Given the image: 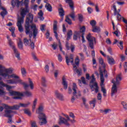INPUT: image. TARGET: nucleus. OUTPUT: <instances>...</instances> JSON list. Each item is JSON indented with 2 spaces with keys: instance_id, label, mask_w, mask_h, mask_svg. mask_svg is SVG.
<instances>
[{
  "instance_id": "obj_49",
  "label": "nucleus",
  "mask_w": 127,
  "mask_h": 127,
  "mask_svg": "<svg viewBox=\"0 0 127 127\" xmlns=\"http://www.w3.org/2000/svg\"><path fill=\"white\" fill-rule=\"evenodd\" d=\"M28 46L30 47V48L31 49H32V50H34L35 45L34 43L33 42L31 41V42L30 43V45Z\"/></svg>"
},
{
  "instance_id": "obj_43",
  "label": "nucleus",
  "mask_w": 127,
  "mask_h": 127,
  "mask_svg": "<svg viewBox=\"0 0 127 127\" xmlns=\"http://www.w3.org/2000/svg\"><path fill=\"white\" fill-rule=\"evenodd\" d=\"M2 87H6V90H7V91H9H9H11L10 90V89L12 88L11 86L4 83V84H3Z\"/></svg>"
},
{
  "instance_id": "obj_28",
  "label": "nucleus",
  "mask_w": 127,
  "mask_h": 127,
  "mask_svg": "<svg viewBox=\"0 0 127 127\" xmlns=\"http://www.w3.org/2000/svg\"><path fill=\"white\" fill-rule=\"evenodd\" d=\"M5 95H6L5 89H4L3 86L0 85V96H5Z\"/></svg>"
},
{
  "instance_id": "obj_55",
  "label": "nucleus",
  "mask_w": 127,
  "mask_h": 127,
  "mask_svg": "<svg viewBox=\"0 0 127 127\" xmlns=\"http://www.w3.org/2000/svg\"><path fill=\"white\" fill-rule=\"evenodd\" d=\"M80 32H77V31H75L74 32V34L77 37H79V38H80L81 37V35H80V33H81V29L80 30Z\"/></svg>"
},
{
  "instance_id": "obj_63",
  "label": "nucleus",
  "mask_w": 127,
  "mask_h": 127,
  "mask_svg": "<svg viewBox=\"0 0 127 127\" xmlns=\"http://www.w3.org/2000/svg\"><path fill=\"white\" fill-rule=\"evenodd\" d=\"M67 93L69 95H71V94H72V88H71L70 87H68V92H67Z\"/></svg>"
},
{
  "instance_id": "obj_47",
  "label": "nucleus",
  "mask_w": 127,
  "mask_h": 127,
  "mask_svg": "<svg viewBox=\"0 0 127 127\" xmlns=\"http://www.w3.org/2000/svg\"><path fill=\"white\" fill-rule=\"evenodd\" d=\"M90 23L92 27H94V26H96V24H97V22H96V21H95L94 20H92L90 21Z\"/></svg>"
},
{
  "instance_id": "obj_22",
  "label": "nucleus",
  "mask_w": 127,
  "mask_h": 127,
  "mask_svg": "<svg viewBox=\"0 0 127 127\" xmlns=\"http://www.w3.org/2000/svg\"><path fill=\"white\" fill-rule=\"evenodd\" d=\"M22 3H23V0H21V1H19V0H15L14 4L13 3H11V4L12 6L16 5L17 7H19L20 4H22Z\"/></svg>"
},
{
  "instance_id": "obj_42",
  "label": "nucleus",
  "mask_w": 127,
  "mask_h": 127,
  "mask_svg": "<svg viewBox=\"0 0 127 127\" xmlns=\"http://www.w3.org/2000/svg\"><path fill=\"white\" fill-rule=\"evenodd\" d=\"M71 61L72 60H71L70 58H69V57H68L67 56H65V62L67 65H69V63H70Z\"/></svg>"
},
{
  "instance_id": "obj_41",
  "label": "nucleus",
  "mask_w": 127,
  "mask_h": 127,
  "mask_svg": "<svg viewBox=\"0 0 127 127\" xmlns=\"http://www.w3.org/2000/svg\"><path fill=\"white\" fill-rule=\"evenodd\" d=\"M29 86L32 90H33V88H34V84H33V82L31 81V79L29 78Z\"/></svg>"
},
{
  "instance_id": "obj_7",
  "label": "nucleus",
  "mask_w": 127,
  "mask_h": 127,
  "mask_svg": "<svg viewBox=\"0 0 127 127\" xmlns=\"http://www.w3.org/2000/svg\"><path fill=\"white\" fill-rule=\"evenodd\" d=\"M111 7L114 10V15H115V16L116 15H117V20H118V21H122V20H123V19L124 17L122 16V15L120 14V12H121V9H117V6H116L115 3H113V5Z\"/></svg>"
},
{
  "instance_id": "obj_38",
  "label": "nucleus",
  "mask_w": 127,
  "mask_h": 127,
  "mask_svg": "<svg viewBox=\"0 0 127 127\" xmlns=\"http://www.w3.org/2000/svg\"><path fill=\"white\" fill-rule=\"evenodd\" d=\"M18 47L20 50H23V43L21 40H20L18 43Z\"/></svg>"
},
{
  "instance_id": "obj_48",
  "label": "nucleus",
  "mask_w": 127,
  "mask_h": 127,
  "mask_svg": "<svg viewBox=\"0 0 127 127\" xmlns=\"http://www.w3.org/2000/svg\"><path fill=\"white\" fill-rule=\"evenodd\" d=\"M97 100L100 101L99 104H101V103H102V94L100 93H99L97 95Z\"/></svg>"
},
{
  "instance_id": "obj_36",
  "label": "nucleus",
  "mask_w": 127,
  "mask_h": 127,
  "mask_svg": "<svg viewBox=\"0 0 127 127\" xmlns=\"http://www.w3.org/2000/svg\"><path fill=\"white\" fill-rule=\"evenodd\" d=\"M67 37L66 40H69L71 39V36L73 35V32L72 30H68V32L67 33Z\"/></svg>"
},
{
  "instance_id": "obj_17",
  "label": "nucleus",
  "mask_w": 127,
  "mask_h": 127,
  "mask_svg": "<svg viewBox=\"0 0 127 127\" xmlns=\"http://www.w3.org/2000/svg\"><path fill=\"white\" fill-rule=\"evenodd\" d=\"M114 44H117V46H118V47H119V48H120L121 50H123V49H124V42H123L122 41H120V42H119L118 40L115 39L114 40V42H113V45Z\"/></svg>"
},
{
  "instance_id": "obj_26",
  "label": "nucleus",
  "mask_w": 127,
  "mask_h": 127,
  "mask_svg": "<svg viewBox=\"0 0 127 127\" xmlns=\"http://www.w3.org/2000/svg\"><path fill=\"white\" fill-rule=\"evenodd\" d=\"M19 84H20L21 85H23L24 86V89L25 90V91H27V89L28 88V87H29V85H28L27 83L23 82L22 80L19 79Z\"/></svg>"
},
{
  "instance_id": "obj_4",
  "label": "nucleus",
  "mask_w": 127,
  "mask_h": 127,
  "mask_svg": "<svg viewBox=\"0 0 127 127\" xmlns=\"http://www.w3.org/2000/svg\"><path fill=\"white\" fill-rule=\"evenodd\" d=\"M29 0H25L24 3L25 4V7L24 8H21V17L18 18V21L17 22V26L18 28V30L20 32H23V27H22V24L23 23L24 21V17L26 15V13L29 12V9L28 8V3Z\"/></svg>"
},
{
  "instance_id": "obj_23",
  "label": "nucleus",
  "mask_w": 127,
  "mask_h": 127,
  "mask_svg": "<svg viewBox=\"0 0 127 127\" xmlns=\"http://www.w3.org/2000/svg\"><path fill=\"white\" fill-rule=\"evenodd\" d=\"M32 96V93L29 91L26 90V91L23 92L22 93V95H21V97H31Z\"/></svg>"
},
{
  "instance_id": "obj_61",
  "label": "nucleus",
  "mask_w": 127,
  "mask_h": 127,
  "mask_svg": "<svg viewBox=\"0 0 127 127\" xmlns=\"http://www.w3.org/2000/svg\"><path fill=\"white\" fill-rule=\"evenodd\" d=\"M44 27H45V25H42L40 27V29L42 32H44L45 31V29H44Z\"/></svg>"
},
{
  "instance_id": "obj_31",
  "label": "nucleus",
  "mask_w": 127,
  "mask_h": 127,
  "mask_svg": "<svg viewBox=\"0 0 127 127\" xmlns=\"http://www.w3.org/2000/svg\"><path fill=\"white\" fill-rule=\"evenodd\" d=\"M78 81L79 82L78 84H79V86H81V85H82V83H81V82H82V84H84V85L87 84V82H86V80L85 79V77H82L81 78V80L78 79Z\"/></svg>"
},
{
  "instance_id": "obj_57",
  "label": "nucleus",
  "mask_w": 127,
  "mask_h": 127,
  "mask_svg": "<svg viewBox=\"0 0 127 127\" xmlns=\"http://www.w3.org/2000/svg\"><path fill=\"white\" fill-rule=\"evenodd\" d=\"M125 73H127V62H125L124 64Z\"/></svg>"
},
{
  "instance_id": "obj_51",
  "label": "nucleus",
  "mask_w": 127,
  "mask_h": 127,
  "mask_svg": "<svg viewBox=\"0 0 127 127\" xmlns=\"http://www.w3.org/2000/svg\"><path fill=\"white\" fill-rule=\"evenodd\" d=\"M58 59L59 62H62V60H63V58L60 54H59V55H58Z\"/></svg>"
},
{
  "instance_id": "obj_19",
  "label": "nucleus",
  "mask_w": 127,
  "mask_h": 127,
  "mask_svg": "<svg viewBox=\"0 0 127 127\" xmlns=\"http://www.w3.org/2000/svg\"><path fill=\"white\" fill-rule=\"evenodd\" d=\"M85 31H86V27L85 26H83L81 28H80V33H82L81 37H82V41L83 43L85 42V38H84V34H85Z\"/></svg>"
},
{
  "instance_id": "obj_58",
  "label": "nucleus",
  "mask_w": 127,
  "mask_h": 127,
  "mask_svg": "<svg viewBox=\"0 0 127 127\" xmlns=\"http://www.w3.org/2000/svg\"><path fill=\"white\" fill-rule=\"evenodd\" d=\"M87 11L88 13H89V14H90V13H92V12L93 11V8H92V7H88L87 8Z\"/></svg>"
},
{
  "instance_id": "obj_13",
  "label": "nucleus",
  "mask_w": 127,
  "mask_h": 127,
  "mask_svg": "<svg viewBox=\"0 0 127 127\" xmlns=\"http://www.w3.org/2000/svg\"><path fill=\"white\" fill-rule=\"evenodd\" d=\"M2 107L3 108H4V109H10V110H19V108H20V106L19 105H15L12 106H10L4 104H2Z\"/></svg>"
},
{
  "instance_id": "obj_29",
  "label": "nucleus",
  "mask_w": 127,
  "mask_h": 127,
  "mask_svg": "<svg viewBox=\"0 0 127 127\" xmlns=\"http://www.w3.org/2000/svg\"><path fill=\"white\" fill-rule=\"evenodd\" d=\"M107 60L110 65H114V64H115V60H114V58H113L112 57H110L108 56Z\"/></svg>"
},
{
  "instance_id": "obj_60",
  "label": "nucleus",
  "mask_w": 127,
  "mask_h": 127,
  "mask_svg": "<svg viewBox=\"0 0 127 127\" xmlns=\"http://www.w3.org/2000/svg\"><path fill=\"white\" fill-rule=\"evenodd\" d=\"M113 33L114 34H115V35L117 37H119V29H117V30L115 31V32H113Z\"/></svg>"
},
{
  "instance_id": "obj_50",
  "label": "nucleus",
  "mask_w": 127,
  "mask_h": 127,
  "mask_svg": "<svg viewBox=\"0 0 127 127\" xmlns=\"http://www.w3.org/2000/svg\"><path fill=\"white\" fill-rule=\"evenodd\" d=\"M31 127H38L36 125V122L35 121L31 122Z\"/></svg>"
},
{
  "instance_id": "obj_5",
  "label": "nucleus",
  "mask_w": 127,
  "mask_h": 127,
  "mask_svg": "<svg viewBox=\"0 0 127 127\" xmlns=\"http://www.w3.org/2000/svg\"><path fill=\"white\" fill-rule=\"evenodd\" d=\"M121 81H122V74H119L116 77V81L115 80H112V83H113V85L112 86V88L111 89V96L113 97L115 94H117L118 93V87L117 86H119L121 83Z\"/></svg>"
},
{
  "instance_id": "obj_11",
  "label": "nucleus",
  "mask_w": 127,
  "mask_h": 127,
  "mask_svg": "<svg viewBox=\"0 0 127 127\" xmlns=\"http://www.w3.org/2000/svg\"><path fill=\"white\" fill-rule=\"evenodd\" d=\"M86 39L88 40L89 42V47L91 49H94V41L96 42V39L95 37L91 36V33H89Z\"/></svg>"
},
{
  "instance_id": "obj_1",
  "label": "nucleus",
  "mask_w": 127,
  "mask_h": 127,
  "mask_svg": "<svg viewBox=\"0 0 127 127\" xmlns=\"http://www.w3.org/2000/svg\"><path fill=\"white\" fill-rule=\"evenodd\" d=\"M33 21V15L29 14L26 17V19L25 24V33L26 35L29 36V40L26 38L23 39L24 44L25 46H28L31 42V38L36 40V36L38 34V28L36 27L35 24H29Z\"/></svg>"
},
{
  "instance_id": "obj_6",
  "label": "nucleus",
  "mask_w": 127,
  "mask_h": 127,
  "mask_svg": "<svg viewBox=\"0 0 127 127\" xmlns=\"http://www.w3.org/2000/svg\"><path fill=\"white\" fill-rule=\"evenodd\" d=\"M8 43L10 47H11V48L13 49L15 57L18 59V60H21L20 53L18 52V50H17V49L15 48V46H14V43H13V41L11 40V39H9V41H8Z\"/></svg>"
},
{
  "instance_id": "obj_62",
  "label": "nucleus",
  "mask_w": 127,
  "mask_h": 127,
  "mask_svg": "<svg viewBox=\"0 0 127 127\" xmlns=\"http://www.w3.org/2000/svg\"><path fill=\"white\" fill-rule=\"evenodd\" d=\"M110 112H111V109H105L104 110V114L107 115V114H109Z\"/></svg>"
},
{
  "instance_id": "obj_40",
  "label": "nucleus",
  "mask_w": 127,
  "mask_h": 127,
  "mask_svg": "<svg viewBox=\"0 0 127 127\" xmlns=\"http://www.w3.org/2000/svg\"><path fill=\"white\" fill-rule=\"evenodd\" d=\"M65 22H67L68 24H69V25H71L72 24V20H71V19L69 18V17L68 16H66L65 19Z\"/></svg>"
},
{
  "instance_id": "obj_12",
  "label": "nucleus",
  "mask_w": 127,
  "mask_h": 127,
  "mask_svg": "<svg viewBox=\"0 0 127 127\" xmlns=\"http://www.w3.org/2000/svg\"><path fill=\"white\" fill-rule=\"evenodd\" d=\"M9 94L10 96H15L13 97V99L15 100H19L21 99V96H22V93L18 92L17 91H14L12 90H9Z\"/></svg>"
},
{
  "instance_id": "obj_46",
  "label": "nucleus",
  "mask_w": 127,
  "mask_h": 127,
  "mask_svg": "<svg viewBox=\"0 0 127 127\" xmlns=\"http://www.w3.org/2000/svg\"><path fill=\"white\" fill-rule=\"evenodd\" d=\"M24 113L29 116H31V112L29 109H25L24 110Z\"/></svg>"
},
{
  "instance_id": "obj_30",
  "label": "nucleus",
  "mask_w": 127,
  "mask_h": 127,
  "mask_svg": "<svg viewBox=\"0 0 127 127\" xmlns=\"http://www.w3.org/2000/svg\"><path fill=\"white\" fill-rule=\"evenodd\" d=\"M92 31L93 32H97V33H99V32L101 31V28L99 26H94V27H92Z\"/></svg>"
},
{
  "instance_id": "obj_39",
  "label": "nucleus",
  "mask_w": 127,
  "mask_h": 127,
  "mask_svg": "<svg viewBox=\"0 0 127 127\" xmlns=\"http://www.w3.org/2000/svg\"><path fill=\"white\" fill-rule=\"evenodd\" d=\"M30 105V102H27L26 104H23V103H19V106L20 107H22V108H27V107H28Z\"/></svg>"
},
{
  "instance_id": "obj_53",
  "label": "nucleus",
  "mask_w": 127,
  "mask_h": 127,
  "mask_svg": "<svg viewBox=\"0 0 127 127\" xmlns=\"http://www.w3.org/2000/svg\"><path fill=\"white\" fill-rule=\"evenodd\" d=\"M79 56H80V59L82 61L85 60V56H84V54L83 53H79Z\"/></svg>"
},
{
  "instance_id": "obj_59",
  "label": "nucleus",
  "mask_w": 127,
  "mask_h": 127,
  "mask_svg": "<svg viewBox=\"0 0 127 127\" xmlns=\"http://www.w3.org/2000/svg\"><path fill=\"white\" fill-rule=\"evenodd\" d=\"M58 74H59V70H55L54 74L55 78H57L58 77Z\"/></svg>"
},
{
  "instance_id": "obj_25",
  "label": "nucleus",
  "mask_w": 127,
  "mask_h": 127,
  "mask_svg": "<svg viewBox=\"0 0 127 127\" xmlns=\"http://www.w3.org/2000/svg\"><path fill=\"white\" fill-rule=\"evenodd\" d=\"M65 2L68 3L69 7L72 10H74V2L72 0H65Z\"/></svg>"
},
{
  "instance_id": "obj_21",
  "label": "nucleus",
  "mask_w": 127,
  "mask_h": 127,
  "mask_svg": "<svg viewBox=\"0 0 127 127\" xmlns=\"http://www.w3.org/2000/svg\"><path fill=\"white\" fill-rule=\"evenodd\" d=\"M62 84L64 90L68 89V82H67V80H66V78H65V76L63 77V81Z\"/></svg>"
},
{
  "instance_id": "obj_27",
  "label": "nucleus",
  "mask_w": 127,
  "mask_h": 127,
  "mask_svg": "<svg viewBox=\"0 0 127 127\" xmlns=\"http://www.w3.org/2000/svg\"><path fill=\"white\" fill-rule=\"evenodd\" d=\"M44 109V106L43 105H41L39 106V108L38 109L36 110V114H42V112H43V110Z\"/></svg>"
},
{
  "instance_id": "obj_16",
  "label": "nucleus",
  "mask_w": 127,
  "mask_h": 127,
  "mask_svg": "<svg viewBox=\"0 0 127 127\" xmlns=\"http://www.w3.org/2000/svg\"><path fill=\"white\" fill-rule=\"evenodd\" d=\"M62 124H64V125H65V126H67V127L70 126V124L69 123L67 122V120L65 119V118L60 116V122H59V125L61 126V125H62Z\"/></svg>"
},
{
  "instance_id": "obj_64",
  "label": "nucleus",
  "mask_w": 127,
  "mask_h": 127,
  "mask_svg": "<svg viewBox=\"0 0 127 127\" xmlns=\"http://www.w3.org/2000/svg\"><path fill=\"white\" fill-rule=\"evenodd\" d=\"M106 42L107 44H112V41H111V40L109 38L106 39Z\"/></svg>"
},
{
  "instance_id": "obj_9",
  "label": "nucleus",
  "mask_w": 127,
  "mask_h": 127,
  "mask_svg": "<svg viewBox=\"0 0 127 127\" xmlns=\"http://www.w3.org/2000/svg\"><path fill=\"white\" fill-rule=\"evenodd\" d=\"M77 89H78L77 85L76 83H73L72 86V90L73 91L72 95L73 96H75L76 99H78V98L82 96V94L81 93V91L80 90H77Z\"/></svg>"
},
{
  "instance_id": "obj_2",
  "label": "nucleus",
  "mask_w": 127,
  "mask_h": 127,
  "mask_svg": "<svg viewBox=\"0 0 127 127\" xmlns=\"http://www.w3.org/2000/svg\"><path fill=\"white\" fill-rule=\"evenodd\" d=\"M13 71V69L12 68L10 67L8 68H6L5 66L0 64V76H1L4 79H10L11 78H13L12 79H9L6 80V83L7 84H19V76L17 75L12 73ZM10 74H12L10 75Z\"/></svg>"
},
{
  "instance_id": "obj_37",
  "label": "nucleus",
  "mask_w": 127,
  "mask_h": 127,
  "mask_svg": "<svg viewBox=\"0 0 127 127\" xmlns=\"http://www.w3.org/2000/svg\"><path fill=\"white\" fill-rule=\"evenodd\" d=\"M41 82L42 85H43V87H47V85H46V78L45 77H42Z\"/></svg>"
},
{
  "instance_id": "obj_15",
  "label": "nucleus",
  "mask_w": 127,
  "mask_h": 127,
  "mask_svg": "<svg viewBox=\"0 0 127 127\" xmlns=\"http://www.w3.org/2000/svg\"><path fill=\"white\" fill-rule=\"evenodd\" d=\"M55 96L57 99H58V100H60V101H64V96H63V94H62L61 93L59 92L58 90L55 91Z\"/></svg>"
},
{
  "instance_id": "obj_56",
  "label": "nucleus",
  "mask_w": 127,
  "mask_h": 127,
  "mask_svg": "<svg viewBox=\"0 0 127 127\" xmlns=\"http://www.w3.org/2000/svg\"><path fill=\"white\" fill-rule=\"evenodd\" d=\"M21 73L22 75H26V70H25V68H22L21 69Z\"/></svg>"
},
{
  "instance_id": "obj_3",
  "label": "nucleus",
  "mask_w": 127,
  "mask_h": 127,
  "mask_svg": "<svg viewBox=\"0 0 127 127\" xmlns=\"http://www.w3.org/2000/svg\"><path fill=\"white\" fill-rule=\"evenodd\" d=\"M99 61L100 64L102 66L103 68V71L101 69V67L99 68L100 75V80L101 83L100 86L101 87V92L103 93V97H107V90L105 88L104 86V83L105 82V78H104V75L106 78H108V71L106 70V64L104 63V60L102 58L99 59Z\"/></svg>"
},
{
  "instance_id": "obj_18",
  "label": "nucleus",
  "mask_w": 127,
  "mask_h": 127,
  "mask_svg": "<svg viewBox=\"0 0 127 127\" xmlns=\"http://www.w3.org/2000/svg\"><path fill=\"white\" fill-rule=\"evenodd\" d=\"M0 7L1 9H2V11L1 12L0 15L2 16V18H4V16L7 14V11L5 9V8H3V7L1 6V0H0Z\"/></svg>"
},
{
  "instance_id": "obj_45",
  "label": "nucleus",
  "mask_w": 127,
  "mask_h": 127,
  "mask_svg": "<svg viewBox=\"0 0 127 127\" xmlns=\"http://www.w3.org/2000/svg\"><path fill=\"white\" fill-rule=\"evenodd\" d=\"M121 104L123 107V109H125V110L126 111H127V102L123 101L122 102Z\"/></svg>"
},
{
  "instance_id": "obj_32",
  "label": "nucleus",
  "mask_w": 127,
  "mask_h": 127,
  "mask_svg": "<svg viewBox=\"0 0 127 127\" xmlns=\"http://www.w3.org/2000/svg\"><path fill=\"white\" fill-rule=\"evenodd\" d=\"M38 15L40 20H44V17H43V12L41 10H40L39 12L38 13Z\"/></svg>"
},
{
  "instance_id": "obj_44",
  "label": "nucleus",
  "mask_w": 127,
  "mask_h": 127,
  "mask_svg": "<svg viewBox=\"0 0 127 127\" xmlns=\"http://www.w3.org/2000/svg\"><path fill=\"white\" fill-rule=\"evenodd\" d=\"M69 16H70V17H71V18H72V19H73V20H75V12H74L73 11H72L69 14Z\"/></svg>"
},
{
  "instance_id": "obj_24",
  "label": "nucleus",
  "mask_w": 127,
  "mask_h": 127,
  "mask_svg": "<svg viewBox=\"0 0 127 127\" xmlns=\"http://www.w3.org/2000/svg\"><path fill=\"white\" fill-rule=\"evenodd\" d=\"M97 103V99L94 98L92 100L89 102L91 109H94L96 106V103Z\"/></svg>"
},
{
  "instance_id": "obj_34",
  "label": "nucleus",
  "mask_w": 127,
  "mask_h": 127,
  "mask_svg": "<svg viewBox=\"0 0 127 127\" xmlns=\"http://www.w3.org/2000/svg\"><path fill=\"white\" fill-rule=\"evenodd\" d=\"M37 104V99H35L33 103V106L32 107V112H34L35 111V108L36 107Z\"/></svg>"
},
{
  "instance_id": "obj_33",
  "label": "nucleus",
  "mask_w": 127,
  "mask_h": 127,
  "mask_svg": "<svg viewBox=\"0 0 127 127\" xmlns=\"http://www.w3.org/2000/svg\"><path fill=\"white\" fill-rule=\"evenodd\" d=\"M59 13L60 16H64V15H65V12L64 11L63 8L61 7L59 8Z\"/></svg>"
},
{
  "instance_id": "obj_35",
  "label": "nucleus",
  "mask_w": 127,
  "mask_h": 127,
  "mask_svg": "<svg viewBox=\"0 0 127 127\" xmlns=\"http://www.w3.org/2000/svg\"><path fill=\"white\" fill-rule=\"evenodd\" d=\"M45 7L48 11H52V6L49 3H47L45 5Z\"/></svg>"
},
{
  "instance_id": "obj_54",
  "label": "nucleus",
  "mask_w": 127,
  "mask_h": 127,
  "mask_svg": "<svg viewBox=\"0 0 127 127\" xmlns=\"http://www.w3.org/2000/svg\"><path fill=\"white\" fill-rule=\"evenodd\" d=\"M69 58L71 60L70 61V63H71V64H74V58L73 57V55L72 54H70L69 55Z\"/></svg>"
},
{
  "instance_id": "obj_14",
  "label": "nucleus",
  "mask_w": 127,
  "mask_h": 127,
  "mask_svg": "<svg viewBox=\"0 0 127 127\" xmlns=\"http://www.w3.org/2000/svg\"><path fill=\"white\" fill-rule=\"evenodd\" d=\"M5 110L4 117H6V118H12V117L13 116L11 115L12 113L16 114V112L13 111L12 110H10V109H5Z\"/></svg>"
},
{
  "instance_id": "obj_8",
  "label": "nucleus",
  "mask_w": 127,
  "mask_h": 127,
  "mask_svg": "<svg viewBox=\"0 0 127 127\" xmlns=\"http://www.w3.org/2000/svg\"><path fill=\"white\" fill-rule=\"evenodd\" d=\"M40 126H43V125H46L47 124V117L46 115L44 113H40L38 116Z\"/></svg>"
},
{
  "instance_id": "obj_10",
  "label": "nucleus",
  "mask_w": 127,
  "mask_h": 127,
  "mask_svg": "<svg viewBox=\"0 0 127 127\" xmlns=\"http://www.w3.org/2000/svg\"><path fill=\"white\" fill-rule=\"evenodd\" d=\"M89 86L91 89H94L95 93L99 92V87L98 86V83L96 82V78H92L90 82Z\"/></svg>"
},
{
  "instance_id": "obj_20",
  "label": "nucleus",
  "mask_w": 127,
  "mask_h": 127,
  "mask_svg": "<svg viewBox=\"0 0 127 127\" xmlns=\"http://www.w3.org/2000/svg\"><path fill=\"white\" fill-rule=\"evenodd\" d=\"M76 65L73 64V72L75 73V74H77L78 76H81V72H82V69L81 68H77Z\"/></svg>"
},
{
  "instance_id": "obj_52",
  "label": "nucleus",
  "mask_w": 127,
  "mask_h": 127,
  "mask_svg": "<svg viewBox=\"0 0 127 127\" xmlns=\"http://www.w3.org/2000/svg\"><path fill=\"white\" fill-rule=\"evenodd\" d=\"M57 44L56 43H54L52 45V47L53 49L54 50H56L57 49Z\"/></svg>"
}]
</instances>
